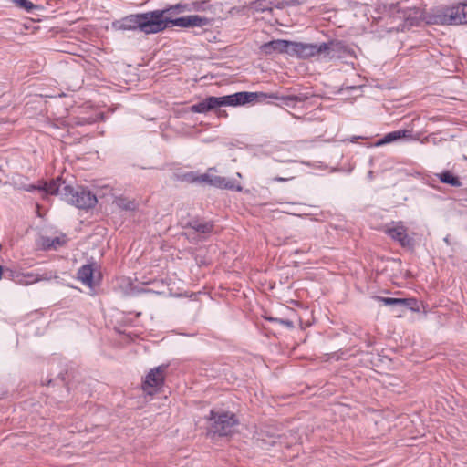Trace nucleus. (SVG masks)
Segmentation results:
<instances>
[{"instance_id":"nucleus-12","label":"nucleus","mask_w":467,"mask_h":467,"mask_svg":"<svg viewBox=\"0 0 467 467\" xmlns=\"http://www.w3.org/2000/svg\"><path fill=\"white\" fill-rule=\"evenodd\" d=\"M95 271V265H85L79 269L78 278L84 285L93 287L96 284Z\"/></svg>"},{"instance_id":"nucleus-25","label":"nucleus","mask_w":467,"mask_h":467,"mask_svg":"<svg viewBox=\"0 0 467 467\" xmlns=\"http://www.w3.org/2000/svg\"><path fill=\"white\" fill-rule=\"evenodd\" d=\"M294 176H288L286 178H283V177H276L275 178V181L277 182H285V181H287V180H290V179H293Z\"/></svg>"},{"instance_id":"nucleus-5","label":"nucleus","mask_w":467,"mask_h":467,"mask_svg":"<svg viewBox=\"0 0 467 467\" xmlns=\"http://www.w3.org/2000/svg\"><path fill=\"white\" fill-rule=\"evenodd\" d=\"M209 420L210 431L220 436L231 434L238 424L235 415L229 412L215 413L212 411Z\"/></svg>"},{"instance_id":"nucleus-20","label":"nucleus","mask_w":467,"mask_h":467,"mask_svg":"<svg viewBox=\"0 0 467 467\" xmlns=\"http://www.w3.org/2000/svg\"><path fill=\"white\" fill-rule=\"evenodd\" d=\"M16 5L25 10L30 11L34 8V4L28 0H14Z\"/></svg>"},{"instance_id":"nucleus-15","label":"nucleus","mask_w":467,"mask_h":467,"mask_svg":"<svg viewBox=\"0 0 467 467\" xmlns=\"http://www.w3.org/2000/svg\"><path fill=\"white\" fill-rule=\"evenodd\" d=\"M436 176L441 182L449 184L452 187H461L462 184L460 178L450 171H443L440 173H437Z\"/></svg>"},{"instance_id":"nucleus-17","label":"nucleus","mask_w":467,"mask_h":467,"mask_svg":"<svg viewBox=\"0 0 467 467\" xmlns=\"http://www.w3.org/2000/svg\"><path fill=\"white\" fill-rule=\"evenodd\" d=\"M175 5H182V6H186L187 9L183 10V11H180V12H176V13H171V15H169V16H171V18H174L173 16L175 15H178V14H181V13H183V12H190V11H205L207 10L208 8L205 6V2H193L192 5H189V4H176Z\"/></svg>"},{"instance_id":"nucleus-13","label":"nucleus","mask_w":467,"mask_h":467,"mask_svg":"<svg viewBox=\"0 0 467 467\" xmlns=\"http://www.w3.org/2000/svg\"><path fill=\"white\" fill-rule=\"evenodd\" d=\"M412 134L410 130H399L389 133H387L382 139L377 141V146H382L385 144H389L394 142L396 140L401 139H411Z\"/></svg>"},{"instance_id":"nucleus-3","label":"nucleus","mask_w":467,"mask_h":467,"mask_svg":"<svg viewBox=\"0 0 467 467\" xmlns=\"http://www.w3.org/2000/svg\"><path fill=\"white\" fill-rule=\"evenodd\" d=\"M60 193L67 202L78 209H90L98 202L96 195L82 186L75 188L66 185L61 189Z\"/></svg>"},{"instance_id":"nucleus-8","label":"nucleus","mask_w":467,"mask_h":467,"mask_svg":"<svg viewBox=\"0 0 467 467\" xmlns=\"http://www.w3.org/2000/svg\"><path fill=\"white\" fill-rule=\"evenodd\" d=\"M291 41L285 39L273 40L261 46V51L265 55L274 53L288 54L290 56Z\"/></svg>"},{"instance_id":"nucleus-19","label":"nucleus","mask_w":467,"mask_h":467,"mask_svg":"<svg viewBox=\"0 0 467 467\" xmlns=\"http://www.w3.org/2000/svg\"><path fill=\"white\" fill-rule=\"evenodd\" d=\"M192 228L200 234H207V233L213 231V225L210 223H194V225H192Z\"/></svg>"},{"instance_id":"nucleus-11","label":"nucleus","mask_w":467,"mask_h":467,"mask_svg":"<svg viewBox=\"0 0 467 467\" xmlns=\"http://www.w3.org/2000/svg\"><path fill=\"white\" fill-rule=\"evenodd\" d=\"M67 240L65 235L54 236V235H41L37 240V244L42 246L43 249H57L64 245Z\"/></svg>"},{"instance_id":"nucleus-6","label":"nucleus","mask_w":467,"mask_h":467,"mask_svg":"<svg viewBox=\"0 0 467 467\" xmlns=\"http://www.w3.org/2000/svg\"><path fill=\"white\" fill-rule=\"evenodd\" d=\"M330 50V44L320 45L291 41L290 56L298 58H310L321 53H327Z\"/></svg>"},{"instance_id":"nucleus-24","label":"nucleus","mask_w":467,"mask_h":467,"mask_svg":"<svg viewBox=\"0 0 467 467\" xmlns=\"http://www.w3.org/2000/svg\"><path fill=\"white\" fill-rule=\"evenodd\" d=\"M270 321H275V322H278L280 324H283L290 328L294 327V324L292 321L290 320H284V319H277V318H272V317H269L268 318Z\"/></svg>"},{"instance_id":"nucleus-1","label":"nucleus","mask_w":467,"mask_h":467,"mask_svg":"<svg viewBox=\"0 0 467 467\" xmlns=\"http://www.w3.org/2000/svg\"><path fill=\"white\" fill-rule=\"evenodd\" d=\"M187 9L182 5H170L165 9H157L146 13L130 15L123 18L121 27L125 30H140L150 35L164 31L170 26L182 28L203 27L211 25L212 20L198 15L171 18V13Z\"/></svg>"},{"instance_id":"nucleus-23","label":"nucleus","mask_w":467,"mask_h":467,"mask_svg":"<svg viewBox=\"0 0 467 467\" xmlns=\"http://www.w3.org/2000/svg\"><path fill=\"white\" fill-rule=\"evenodd\" d=\"M45 190L47 192H49L52 194L56 193L58 191V189L57 187V183L55 182H50L49 184H46Z\"/></svg>"},{"instance_id":"nucleus-10","label":"nucleus","mask_w":467,"mask_h":467,"mask_svg":"<svg viewBox=\"0 0 467 467\" xmlns=\"http://www.w3.org/2000/svg\"><path fill=\"white\" fill-rule=\"evenodd\" d=\"M210 185L220 189H227L236 192H241L243 190V187L235 181L213 174L211 175Z\"/></svg>"},{"instance_id":"nucleus-14","label":"nucleus","mask_w":467,"mask_h":467,"mask_svg":"<svg viewBox=\"0 0 467 467\" xmlns=\"http://www.w3.org/2000/svg\"><path fill=\"white\" fill-rule=\"evenodd\" d=\"M377 300L382 302L386 306H400L401 307L414 309L416 301L412 298L402 299V298H390V297H377Z\"/></svg>"},{"instance_id":"nucleus-22","label":"nucleus","mask_w":467,"mask_h":467,"mask_svg":"<svg viewBox=\"0 0 467 467\" xmlns=\"http://www.w3.org/2000/svg\"><path fill=\"white\" fill-rule=\"evenodd\" d=\"M265 443L273 446L277 443H279L280 445L285 444L286 447L289 446V443L287 441H285V439L280 436L265 441Z\"/></svg>"},{"instance_id":"nucleus-2","label":"nucleus","mask_w":467,"mask_h":467,"mask_svg":"<svg viewBox=\"0 0 467 467\" xmlns=\"http://www.w3.org/2000/svg\"><path fill=\"white\" fill-rule=\"evenodd\" d=\"M259 95L246 91L237 92L232 95L223 97H208L202 101L191 107V111L194 113H205L222 106H241L249 102H254Z\"/></svg>"},{"instance_id":"nucleus-7","label":"nucleus","mask_w":467,"mask_h":467,"mask_svg":"<svg viewBox=\"0 0 467 467\" xmlns=\"http://www.w3.org/2000/svg\"><path fill=\"white\" fill-rule=\"evenodd\" d=\"M165 370V366H160L148 372L142 381V390L146 394L152 396L161 389L164 383Z\"/></svg>"},{"instance_id":"nucleus-9","label":"nucleus","mask_w":467,"mask_h":467,"mask_svg":"<svg viewBox=\"0 0 467 467\" xmlns=\"http://www.w3.org/2000/svg\"><path fill=\"white\" fill-rule=\"evenodd\" d=\"M256 94L260 95L255 98V100H262L265 99H280L283 101V103L290 108H294L297 102H303L306 99L304 95H289V96H279L277 93H264V92H255Z\"/></svg>"},{"instance_id":"nucleus-4","label":"nucleus","mask_w":467,"mask_h":467,"mask_svg":"<svg viewBox=\"0 0 467 467\" xmlns=\"http://www.w3.org/2000/svg\"><path fill=\"white\" fill-rule=\"evenodd\" d=\"M436 23L460 25L467 23V2L443 7L435 15Z\"/></svg>"},{"instance_id":"nucleus-21","label":"nucleus","mask_w":467,"mask_h":467,"mask_svg":"<svg viewBox=\"0 0 467 467\" xmlns=\"http://www.w3.org/2000/svg\"><path fill=\"white\" fill-rule=\"evenodd\" d=\"M211 171H212V169H210L207 173H204V174L195 177L194 179H192V182L210 184L211 183V175H212L210 173Z\"/></svg>"},{"instance_id":"nucleus-18","label":"nucleus","mask_w":467,"mask_h":467,"mask_svg":"<svg viewBox=\"0 0 467 467\" xmlns=\"http://www.w3.org/2000/svg\"><path fill=\"white\" fill-rule=\"evenodd\" d=\"M401 246L411 249L413 246V240L410 235H392Z\"/></svg>"},{"instance_id":"nucleus-16","label":"nucleus","mask_w":467,"mask_h":467,"mask_svg":"<svg viewBox=\"0 0 467 467\" xmlns=\"http://www.w3.org/2000/svg\"><path fill=\"white\" fill-rule=\"evenodd\" d=\"M113 203L118 208L125 211H134L138 207V204L134 200H130L122 196L115 198Z\"/></svg>"}]
</instances>
